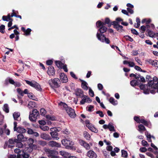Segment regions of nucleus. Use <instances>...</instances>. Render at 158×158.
<instances>
[{"mask_svg":"<svg viewBox=\"0 0 158 158\" xmlns=\"http://www.w3.org/2000/svg\"><path fill=\"white\" fill-rule=\"evenodd\" d=\"M16 131L21 133H24L26 131V130L25 129L21 127H17Z\"/></svg>","mask_w":158,"mask_h":158,"instance_id":"obj_25","label":"nucleus"},{"mask_svg":"<svg viewBox=\"0 0 158 158\" xmlns=\"http://www.w3.org/2000/svg\"><path fill=\"white\" fill-rule=\"evenodd\" d=\"M86 149H89L90 148V146L89 144L85 142L83 146Z\"/></svg>","mask_w":158,"mask_h":158,"instance_id":"obj_48","label":"nucleus"},{"mask_svg":"<svg viewBox=\"0 0 158 158\" xmlns=\"http://www.w3.org/2000/svg\"><path fill=\"white\" fill-rule=\"evenodd\" d=\"M93 108H94V106H90L88 107V110L89 112L92 111V110H93Z\"/></svg>","mask_w":158,"mask_h":158,"instance_id":"obj_58","label":"nucleus"},{"mask_svg":"<svg viewBox=\"0 0 158 158\" xmlns=\"http://www.w3.org/2000/svg\"><path fill=\"white\" fill-rule=\"evenodd\" d=\"M46 118L48 120H51L52 121H53L55 120L56 119L55 117L50 115H46Z\"/></svg>","mask_w":158,"mask_h":158,"instance_id":"obj_29","label":"nucleus"},{"mask_svg":"<svg viewBox=\"0 0 158 158\" xmlns=\"http://www.w3.org/2000/svg\"><path fill=\"white\" fill-rule=\"evenodd\" d=\"M39 123L41 125H44L46 124V122L44 120H41L39 121Z\"/></svg>","mask_w":158,"mask_h":158,"instance_id":"obj_53","label":"nucleus"},{"mask_svg":"<svg viewBox=\"0 0 158 158\" xmlns=\"http://www.w3.org/2000/svg\"><path fill=\"white\" fill-rule=\"evenodd\" d=\"M151 21V20L149 19H144L142 20V23H150Z\"/></svg>","mask_w":158,"mask_h":158,"instance_id":"obj_45","label":"nucleus"},{"mask_svg":"<svg viewBox=\"0 0 158 158\" xmlns=\"http://www.w3.org/2000/svg\"><path fill=\"white\" fill-rule=\"evenodd\" d=\"M142 143L143 146H146L148 144L147 142L146 141L144 140H143L142 141Z\"/></svg>","mask_w":158,"mask_h":158,"instance_id":"obj_61","label":"nucleus"},{"mask_svg":"<svg viewBox=\"0 0 158 158\" xmlns=\"http://www.w3.org/2000/svg\"><path fill=\"white\" fill-rule=\"evenodd\" d=\"M17 138L18 139H17L19 141L24 142L26 141L27 139V138L24 137L23 135L22 134L19 135H18Z\"/></svg>","mask_w":158,"mask_h":158,"instance_id":"obj_19","label":"nucleus"},{"mask_svg":"<svg viewBox=\"0 0 158 158\" xmlns=\"http://www.w3.org/2000/svg\"><path fill=\"white\" fill-rule=\"evenodd\" d=\"M59 105L61 108L65 109L67 113L70 117L74 118L75 117L76 114L74 110L68 107L66 104L61 102L59 103Z\"/></svg>","mask_w":158,"mask_h":158,"instance_id":"obj_2","label":"nucleus"},{"mask_svg":"<svg viewBox=\"0 0 158 158\" xmlns=\"http://www.w3.org/2000/svg\"><path fill=\"white\" fill-rule=\"evenodd\" d=\"M106 28L104 26H102L99 29V31L101 33H103L106 32Z\"/></svg>","mask_w":158,"mask_h":158,"instance_id":"obj_34","label":"nucleus"},{"mask_svg":"<svg viewBox=\"0 0 158 158\" xmlns=\"http://www.w3.org/2000/svg\"><path fill=\"white\" fill-rule=\"evenodd\" d=\"M122 155L123 157H127V153L126 151L124 150H122Z\"/></svg>","mask_w":158,"mask_h":158,"instance_id":"obj_40","label":"nucleus"},{"mask_svg":"<svg viewBox=\"0 0 158 158\" xmlns=\"http://www.w3.org/2000/svg\"><path fill=\"white\" fill-rule=\"evenodd\" d=\"M136 82V81L135 80L132 81L131 82V85L134 86L135 85Z\"/></svg>","mask_w":158,"mask_h":158,"instance_id":"obj_57","label":"nucleus"},{"mask_svg":"<svg viewBox=\"0 0 158 158\" xmlns=\"http://www.w3.org/2000/svg\"><path fill=\"white\" fill-rule=\"evenodd\" d=\"M55 73V71L53 67L49 66L48 67L47 73L49 75L53 76L54 75Z\"/></svg>","mask_w":158,"mask_h":158,"instance_id":"obj_12","label":"nucleus"},{"mask_svg":"<svg viewBox=\"0 0 158 158\" xmlns=\"http://www.w3.org/2000/svg\"><path fill=\"white\" fill-rule=\"evenodd\" d=\"M35 105L34 102H29L28 105V107L29 108H33L35 107Z\"/></svg>","mask_w":158,"mask_h":158,"instance_id":"obj_31","label":"nucleus"},{"mask_svg":"<svg viewBox=\"0 0 158 158\" xmlns=\"http://www.w3.org/2000/svg\"><path fill=\"white\" fill-rule=\"evenodd\" d=\"M17 92L21 96H23V92L19 88H18L17 89Z\"/></svg>","mask_w":158,"mask_h":158,"instance_id":"obj_47","label":"nucleus"},{"mask_svg":"<svg viewBox=\"0 0 158 158\" xmlns=\"http://www.w3.org/2000/svg\"><path fill=\"white\" fill-rule=\"evenodd\" d=\"M113 149L112 147L110 146H107L106 148V149L107 150L109 151H111Z\"/></svg>","mask_w":158,"mask_h":158,"instance_id":"obj_64","label":"nucleus"},{"mask_svg":"<svg viewBox=\"0 0 158 158\" xmlns=\"http://www.w3.org/2000/svg\"><path fill=\"white\" fill-rule=\"evenodd\" d=\"M97 37L98 39L101 40L103 42L104 41L107 43H109L110 41L108 39L106 38V37L103 35H100L99 34L97 33Z\"/></svg>","mask_w":158,"mask_h":158,"instance_id":"obj_11","label":"nucleus"},{"mask_svg":"<svg viewBox=\"0 0 158 158\" xmlns=\"http://www.w3.org/2000/svg\"><path fill=\"white\" fill-rule=\"evenodd\" d=\"M49 83L51 87H57L59 85V84L60 83V81L58 78H56L53 80H49Z\"/></svg>","mask_w":158,"mask_h":158,"instance_id":"obj_4","label":"nucleus"},{"mask_svg":"<svg viewBox=\"0 0 158 158\" xmlns=\"http://www.w3.org/2000/svg\"><path fill=\"white\" fill-rule=\"evenodd\" d=\"M87 84L86 82L84 81H82L81 86L84 89L87 90L88 89V87L87 86Z\"/></svg>","mask_w":158,"mask_h":158,"instance_id":"obj_24","label":"nucleus"},{"mask_svg":"<svg viewBox=\"0 0 158 158\" xmlns=\"http://www.w3.org/2000/svg\"><path fill=\"white\" fill-rule=\"evenodd\" d=\"M134 119L138 123H141L144 124V125L147 126L148 125V123L144 119H140L138 117H135L134 118Z\"/></svg>","mask_w":158,"mask_h":158,"instance_id":"obj_15","label":"nucleus"},{"mask_svg":"<svg viewBox=\"0 0 158 158\" xmlns=\"http://www.w3.org/2000/svg\"><path fill=\"white\" fill-rule=\"evenodd\" d=\"M41 129L44 131H47L49 130V128L47 126H42L40 127Z\"/></svg>","mask_w":158,"mask_h":158,"instance_id":"obj_33","label":"nucleus"},{"mask_svg":"<svg viewBox=\"0 0 158 158\" xmlns=\"http://www.w3.org/2000/svg\"><path fill=\"white\" fill-rule=\"evenodd\" d=\"M123 20L122 19H121V18H117V19H116V21H115V22H117L118 23H118L119 22H121V23L123 22Z\"/></svg>","mask_w":158,"mask_h":158,"instance_id":"obj_55","label":"nucleus"},{"mask_svg":"<svg viewBox=\"0 0 158 158\" xmlns=\"http://www.w3.org/2000/svg\"><path fill=\"white\" fill-rule=\"evenodd\" d=\"M110 102L113 105H115L117 104V103L114 101V99L113 98H111L109 100Z\"/></svg>","mask_w":158,"mask_h":158,"instance_id":"obj_43","label":"nucleus"},{"mask_svg":"<svg viewBox=\"0 0 158 158\" xmlns=\"http://www.w3.org/2000/svg\"><path fill=\"white\" fill-rule=\"evenodd\" d=\"M60 79L63 83H66L68 81V79L64 73H61L60 75Z\"/></svg>","mask_w":158,"mask_h":158,"instance_id":"obj_13","label":"nucleus"},{"mask_svg":"<svg viewBox=\"0 0 158 158\" xmlns=\"http://www.w3.org/2000/svg\"><path fill=\"white\" fill-rule=\"evenodd\" d=\"M79 143L81 145L83 146L84 144L85 143V142L82 140H79Z\"/></svg>","mask_w":158,"mask_h":158,"instance_id":"obj_60","label":"nucleus"},{"mask_svg":"<svg viewBox=\"0 0 158 158\" xmlns=\"http://www.w3.org/2000/svg\"><path fill=\"white\" fill-rule=\"evenodd\" d=\"M149 35L152 37H153L154 35V33L152 31H149L148 32Z\"/></svg>","mask_w":158,"mask_h":158,"instance_id":"obj_51","label":"nucleus"},{"mask_svg":"<svg viewBox=\"0 0 158 158\" xmlns=\"http://www.w3.org/2000/svg\"><path fill=\"white\" fill-rule=\"evenodd\" d=\"M140 88L145 94L149 93V91L152 93L158 92V79L156 77H154L152 80L148 82V86L142 85L140 86Z\"/></svg>","mask_w":158,"mask_h":158,"instance_id":"obj_1","label":"nucleus"},{"mask_svg":"<svg viewBox=\"0 0 158 158\" xmlns=\"http://www.w3.org/2000/svg\"><path fill=\"white\" fill-rule=\"evenodd\" d=\"M49 144L52 147H60V144H59V143H57L56 142L53 141L50 142H49Z\"/></svg>","mask_w":158,"mask_h":158,"instance_id":"obj_22","label":"nucleus"},{"mask_svg":"<svg viewBox=\"0 0 158 158\" xmlns=\"http://www.w3.org/2000/svg\"><path fill=\"white\" fill-rule=\"evenodd\" d=\"M82 94V91L81 89H78L77 91L76 94L77 96H81Z\"/></svg>","mask_w":158,"mask_h":158,"instance_id":"obj_44","label":"nucleus"},{"mask_svg":"<svg viewBox=\"0 0 158 158\" xmlns=\"http://www.w3.org/2000/svg\"><path fill=\"white\" fill-rule=\"evenodd\" d=\"M86 125V127L92 131L97 133L98 132V130L92 124L89 123L88 120L85 121Z\"/></svg>","mask_w":158,"mask_h":158,"instance_id":"obj_7","label":"nucleus"},{"mask_svg":"<svg viewBox=\"0 0 158 158\" xmlns=\"http://www.w3.org/2000/svg\"><path fill=\"white\" fill-rule=\"evenodd\" d=\"M56 128H53L50 129V131H52L50 132V134L51 136L54 138L56 139H58L59 138L56 136L57 135V133L56 131Z\"/></svg>","mask_w":158,"mask_h":158,"instance_id":"obj_10","label":"nucleus"},{"mask_svg":"<svg viewBox=\"0 0 158 158\" xmlns=\"http://www.w3.org/2000/svg\"><path fill=\"white\" fill-rule=\"evenodd\" d=\"M150 27L152 28H153L154 27V25L153 24H150L146 25V28L147 29L149 28Z\"/></svg>","mask_w":158,"mask_h":158,"instance_id":"obj_56","label":"nucleus"},{"mask_svg":"<svg viewBox=\"0 0 158 158\" xmlns=\"http://www.w3.org/2000/svg\"><path fill=\"white\" fill-rule=\"evenodd\" d=\"M61 142L63 145L66 147V148L73 150L76 149V147L73 146V145L74 144V142L71 141L69 138L67 137L63 139L62 140Z\"/></svg>","mask_w":158,"mask_h":158,"instance_id":"obj_3","label":"nucleus"},{"mask_svg":"<svg viewBox=\"0 0 158 158\" xmlns=\"http://www.w3.org/2000/svg\"><path fill=\"white\" fill-rule=\"evenodd\" d=\"M91 102V100L87 96H85L83 97L82 100L81 101V104H83L85 102Z\"/></svg>","mask_w":158,"mask_h":158,"instance_id":"obj_16","label":"nucleus"},{"mask_svg":"<svg viewBox=\"0 0 158 158\" xmlns=\"http://www.w3.org/2000/svg\"><path fill=\"white\" fill-rule=\"evenodd\" d=\"M83 136L87 140H89L90 137V135L86 131L83 132Z\"/></svg>","mask_w":158,"mask_h":158,"instance_id":"obj_28","label":"nucleus"},{"mask_svg":"<svg viewBox=\"0 0 158 158\" xmlns=\"http://www.w3.org/2000/svg\"><path fill=\"white\" fill-rule=\"evenodd\" d=\"M60 154L62 156H64L65 158H68L69 157L70 154L64 151H60Z\"/></svg>","mask_w":158,"mask_h":158,"instance_id":"obj_21","label":"nucleus"},{"mask_svg":"<svg viewBox=\"0 0 158 158\" xmlns=\"http://www.w3.org/2000/svg\"><path fill=\"white\" fill-rule=\"evenodd\" d=\"M56 66L59 68H63L65 72H67L68 71L66 65L62 63L60 61H56Z\"/></svg>","mask_w":158,"mask_h":158,"instance_id":"obj_9","label":"nucleus"},{"mask_svg":"<svg viewBox=\"0 0 158 158\" xmlns=\"http://www.w3.org/2000/svg\"><path fill=\"white\" fill-rule=\"evenodd\" d=\"M114 27L116 28L118 31H121L123 28L122 26H120L118 24V23L116 22H114Z\"/></svg>","mask_w":158,"mask_h":158,"instance_id":"obj_18","label":"nucleus"},{"mask_svg":"<svg viewBox=\"0 0 158 158\" xmlns=\"http://www.w3.org/2000/svg\"><path fill=\"white\" fill-rule=\"evenodd\" d=\"M108 129L110 131H114V127L111 124H109L108 125Z\"/></svg>","mask_w":158,"mask_h":158,"instance_id":"obj_42","label":"nucleus"},{"mask_svg":"<svg viewBox=\"0 0 158 158\" xmlns=\"http://www.w3.org/2000/svg\"><path fill=\"white\" fill-rule=\"evenodd\" d=\"M14 142H15V140H13L12 139H10L9 140V143L10 144H13Z\"/></svg>","mask_w":158,"mask_h":158,"instance_id":"obj_63","label":"nucleus"},{"mask_svg":"<svg viewBox=\"0 0 158 158\" xmlns=\"http://www.w3.org/2000/svg\"><path fill=\"white\" fill-rule=\"evenodd\" d=\"M31 29H27L26 31L25 32V34L26 35H28L29 34V33L31 32Z\"/></svg>","mask_w":158,"mask_h":158,"instance_id":"obj_59","label":"nucleus"},{"mask_svg":"<svg viewBox=\"0 0 158 158\" xmlns=\"http://www.w3.org/2000/svg\"><path fill=\"white\" fill-rule=\"evenodd\" d=\"M5 26L4 25H2L0 26V32L2 33H3L4 32Z\"/></svg>","mask_w":158,"mask_h":158,"instance_id":"obj_41","label":"nucleus"},{"mask_svg":"<svg viewBox=\"0 0 158 158\" xmlns=\"http://www.w3.org/2000/svg\"><path fill=\"white\" fill-rule=\"evenodd\" d=\"M40 137L41 138L45 139H48L49 138L48 135L45 133L41 134Z\"/></svg>","mask_w":158,"mask_h":158,"instance_id":"obj_30","label":"nucleus"},{"mask_svg":"<svg viewBox=\"0 0 158 158\" xmlns=\"http://www.w3.org/2000/svg\"><path fill=\"white\" fill-rule=\"evenodd\" d=\"M28 96L29 98L33 100H35L36 99L35 97L31 93H29Z\"/></svg>","mask_w":158,"mask_h":158,"instance_id":"obj_36","label":"nucleus"},{"mask_svg":"<svg viewBox=\"0 0 158 158\" xmlns=\"http://www.w3.org/2000/svg\"><path fill=\"white\" fill-rule=\"evenodd\" d=\"M139 128V131H143L145 130L146 129L145 127L143 125L140 124L139 125L138 127Z\"/></svg>","mask_w":158,"mask_h":158,"instance_id":"obj_32","label":"nucleus"},{"mask_svg":"<svg viewBox=\"0 0 158 158\" xmlns=\"http://www.w3.org/2000/svg\"><path fill=\"white\" fill-rule=\"evenodd\" d=\"M4 110L6 113H8L9 112V110L8 109L7 105H4Z\"/></svg>","mask_w":158,"mask_h":158,"instance_id":"obj_49","label":"nucleus"},{"mask_svg":"<svg viewBox=\"0 0 158 158\" xmlns=\"http://www.w3.org/2000/svg\"><path fill=\"white\" fill-rule=\"evenodd\" d=\"M15 152L18 154L16 158H21V155L18 154L20 152V151L19 149H16L15 150Z\"/></svg>","mask_w":158,"mask_h":158,"instance_id":"obj_35","label":"nucleus"},{"mask_svg":"<svg viewBox=\"0 0 158 158\" xmlns=\"http://www.w3.org/2000/svg\"><path fill=\"white\" fill-rule=\"evenodd\" d=\"M147 61L155 67H158V61L156 60H147Z\"/></svg>","mask_w":158,"mask_h":158,"instance_id":"obj_20","label":"nucleus"},{"mask_svg":"<svg viewBox=\"0 0 158 158\" xmlns=\"http://www.w3.org/2000/svg\"><path fill=\"white\" fill-rule=\"evenodd\" d=\"M48 152L50 155L51 158H58V156H56L58 154V152L52 150H49Z\"/></svg>","mask_w":158,"mask_h":158,"instance_id":"obj_14","label":"nucleus"},{"mask_svg":"<svg viewBox=\"0 0 158 158\" xmlns=\"http://www.w3.org/2000/svg\"><path fill=\"white\" fill-rule=\"evenodd\" d=\"M89 94L92 97H93L94 95V93L93 90L90 89H89Z\"/></svg>","mask_w":158,"mask_h":158,"instance_id":"obj_52","label":"nucleus"},{"mask_svg":"<svg viewBox=\"0 0 158 158\" xmlns=\"http://www.w3.org/2000/svg\"><path fill=\"white\" fill-rule=\"evenodd\" d=\"M33 140L32 139H29L28 141V143H29V146L30 148H31L29 149H27V150L26 149H24V151L27 152H31L32 151V149H35V146L34 145H33L32 143H33Z\"/></svg>","mask_w":158,"mask_h":158,"instance_id":"obj_8","label":"nucleus"},{"mask_svg":"<svg viewBox=\"0 0 158 158\" xmlns=\"http://www.w3.org/2000/svg\"><path fill=\"white\" fill-rule=\"evenodd\" d=\"M25 81L27 84L32 87L35 88L36 89L40 90L41 89L40 86L39 84L34 81H28L25 80Z\"/></svg>","mask_w":158,"mask_h":158,"instance_id":"obj_5","label":"nucleus"},{"mask_svg":"<svg viewBox=\"0 0 158 158\" xmlns=\"http://www.w3.org/2000/svg\"><path fill=\"white\" fill-rule=\"evenodd\" d=\"M96 113L97 114H98L101 117H103L104 116L102 112L101 111H98L96 112Z\"/></svg>","mask_w":158,"mask_h":158,"instance_id":"obj_50","label":"nucleus"},{"mask_svg":"<svg viewBox=\"0 0 158 158\" xmlns=\"http://www.w3.org/2000/svg\"><path fill=\"white\" fill-rule=\"evenodd\" d=\"M47 111L44 108H41L40 110V113L41 115L44 116Z\"/></svg>","mask_w":158,"mask_h":158,"instance_id":"obj_39","label":"nucleus"},{"mask_svg":"<svg viewBox=\"0 0 158 158\" xmlns=\"http://www.w3.org/2000/svg\"><path fill=\"white\" fill-rule=\"evenodd\" d=\"M151 145L154 149V153L156 155L157 157H158V152H157L158 149L157 148L153 143H151Z\"/></svg>","mask_w":158,"mask_h":158,"instance_id":"obj_23","label":"nucleus"},{"mask_svg":"<svg viewBox=\"0 0 158 158\" xmlns=\"http://www.w3.org/2000/svg\"><path fill=\"white\" fill-rule=\"evenodd\" d=\"M20 114L19 113L15 112L13 114V117L15 119L18 120L19 119Z\"/></svg>","mask_w":158,"mask_h":158,"instance_id":"obj_27","label":"nucleus"},{"mask_svg":"<svg viewBox=\"0 0 158 158\" xmlns=\"http://www.w3.org/2000/svg\"><path fill=\"white\" fill-rule=\"evenodd\" d=\"M97 25L98 27H102L104 25V23H102L101 21H98L97 23Z\"/></svg>","mask_w":158,"mask_h":158,"instance_id":"obj_37","label":"nucleus"},{"mask_svg":"<svg viewBox=\"0 0 158 158\" xmlns=\"http://www.w3.org/2000/svg\"><path fill=\"white\" fill-rule=\"evenodd\" d=\"M146 136L147 137L148 139L149 138V139H148V140L149 142H151V140L150 139L151 138L154 139V137L153 136H152L150 134H148V133H147L146 134Z\"/></svg>","mask_w":158,"mask_h":158,"instance_id":"obj_38","label":"nucleus"},{"mask_svg":"<svg viewBox=\"0 0 158 158\" xmlns=\"http://www.w3.org/2000/svg\"><path fill=\"white\" fill-rule=\"evenodd\" d=\"M87 155L88 157L90 158H96L97 157V155L96 153L92 151H90L88 152Z\"/></svg>","mask_w":158,"mask_h":158,"instance_id":"obj_17","label":"nucleus"},{"mask_svg":"<svg viewBox=\"0 0 158 158\" xmlns=\"http://www.w3.org/2000/svg\"><path fill=\"white\" fill-rule=\"evenodd\" d=\"M15 142L17 143L16 146L18 148H21L23 146L22 143L18 141L17 139H15Z\"/></svg>","mask_w":158,"mask_h":158,"instance_id":"obj_26","label":"nucleus"},{"mask_svg":"<svg viewBox=\"0 0 158 158\" xmlns=\"http://www.w3.org/2000/svg\"><path fill=\"white\" fill-rule=\"evenodd\" d=\"M147 150V149L144 147L141 148L140 149V151L142 152H146Z\"/></svg>","mask_w":158,"mask_h":158,"instance_id":"obj_54","label":"nucleus"},{"mask_svg":"<svg viewBox=\"0 0 158 158\" xmlns=\"http://www.w3.org/2000/svg\"><path fill=\"white\" fill-rule=\"evenodd\" d=\"M9 81L10 82V83L11 84H13L14 85L15 82L14 80L10 79H9Z\"/></svg>","mask_w":158,"mask_h":158,"instance_id":"obj_62","label":"nucleus"},{"mask_svg":"<svg viewBox=\"0 0 158 158\" xmlns=\"http://www.w3.org/2000/svg\"><path fill=\"white\" fill-rule=\"evenodd\" d=\"M124 38L127 40H129L131 42H132L133 41V39L128 36H124Z\"/></svg>","mask_w":158,"mask_h":158,"instance_id":"obj_46","label":"nucleus"},{"mask_svg":"<svg viewBox=\"0 0 158 158\" xmlns=\"http://www.w3.org/2000/svg\"><path fill=\"white\" fill-rule=\"evenodd\" d=\"M39 111L36 109H34L32 111V113L29 115V119L31 121H35L37 117L39 115Z\"/></svg>","mask_w":158,"mask_h":158,"instance_id":"obj_6","label":"nucleus"}]
</instances>
